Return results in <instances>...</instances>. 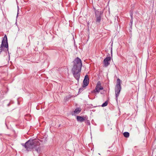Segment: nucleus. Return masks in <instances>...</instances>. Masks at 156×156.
Here are the masks:
<instances>
[{
	"instance_id": "obj_1",
	"label": "nucleus",
	"mask_w": 156,
	"mask_h": 156,
	"mask_svg": "<svg viewBox=\"0 0 156 156\" xmlns=\"http://www.w3.org/2000/svg\"><path fill=\"white\" fill-rule=\"evenodd\" d=\"M22 145L24 147L26 150L30 151L33 150L36 151L38 153L40 152L41 147L40 146V143L36 139H30L24 144H22Z\"/></svg>"
},
{
	"instance_id": "obj_2",
	"label": "nucleus",
	"mask_w": 156,
	"mask_h": 156,
	"mask_svg": "<svg viewBox=\"0 0 156 156\" xmlns=\"http://www.w3.org/2000/svg\"><path fill=\"white\" fill-rule=\"evenodd\" d=\"M73 62V65L72 69V72L75 78L78 81L81 70L82 61L80 58L77 57L74 59Z\"/></svg>"
},
{
	"instance_id": "obj_3",
	"label": "nucleus",
	"mask_w": 156,
	"mask_h": 156,
	"mask_svg": "<svg viewBox=\"0 0 156 156\" xmlns=\"http://www.w3.org/2000/svg\"><path fill=\"white\" fill-rule=\"evenodd\" d=\"M121 90V80L119 79L118 78L115 88L116 100L117 101L118 97L119 96Z\"/></svg>"
},
{
	"instance_id": "obj_4",
	"label": "nucleus",
	"mask_w": 156,
	"mask_h": 156,
	"mask_svg": "<svg viewBox=\"0 0 156 156\" xmlns=\"http://www.w3.org/2000/svg\"><path fill=\"white\" fill-rule=\"evenodd\" d=\"M94 12L96 21L97 23H99L102 19L103 12L95 10Z\"/></svg>"
},
{
	"instance_id": "obj_5",
	"label": "nucleus",
	"mask_w": 156,
	"mask_h": 156,
	"mask_svg": "<svg viewBox=\"0 0 156 156\" xmlns=\"http://www.w3.org/2000/svg\"><path fill=\"white\" fill-rule=\"evenodd\" d=\"M4 46V47L7 49L8 51L9 52V47L7 41V38L6 35H5L2 40L1 45Z\"/></svg>"
},
{
	"instance_id": "obj_6",
	"label": "nucleus",
	"mask_w": 156,
	"mask_h": 156,
	"mask_svg": "<svg viewBox=\"0 0 156 156\" xmlns=\"http://www.w3.org/2000/svg\"><path fill=\"white\" fill-rule=\"evenodd\" d=\"M103 88L101 86V83L100 81H98L96 87L94 90V92L95 93H98L101 90H102Z\"/></svg>"
},
{
	"instance_id": "obj_7",
	"label": "nucleus",
	"mask_w": 156,
	"mask_h": 156,
	"mask_svg": "<svg viewBox=\"0 0 156 156\" xmlns=\"http://www.w3.org/2000/svg\"><path fill=\"white\" fill-rule=\"evenodd\" d=\"M111 60V58L110 56L107 57L105 58L103 61V63L105 67L108 66L110 64V62Z\"/></svg>"
},
{
	"instance_id": "obj_8",
	"label": "nucleus",
	"mask_w": 156,
	"mask_h": 156,
	"mask_svg": "<svg viewBox=\"0 0 156 156\" xmlns=\"http://www.w3.org/2000/svg\"><path fill=\"white\" fill-rule=\"evenodd\" d=\"M89 79L88 75H86L84 77V79L83 81V87H85L89 84Z\"/></svg>"
},
{
	"instance_id": "obj_9",
	"label": "nucleus",
	"mask_w": 156,
	"mask_h": 156,
	"mask_svg": "<svg viewBox=\"0 0 156 156\" xmlns=\"http://www.w3.org/2000/svg\"><path fill=\"white\" fill-rule=\"evenodd\" d=\"M76 119L78 121L80 122H83L85 120L84 118L78 116L76 117Z\"/></svg>"
},
{
	"instance_id": "obj_10",
	"label": "nucleus",
	"mask_w": 156,
	"mask_h": 156,
	"mask_svg": "<svg viewBox=\"0 0 156 156\" xmlns=\"http://www.w3.org/2000/svg\"><path fill=\"white\" fill-rule=\"evenodd\" d=\"M5 48L4 47V46L1 45L0 48V50L1 51L0 52V54H1V52L2 51H5L6 52L7 51H7V49L6 48L5 49H4V48Z\"/></svg>"
},
{
	"instance_id": "obj_11",
	"label": "nucleus",
	"mask_w": 156,
	"mask_h": 156,
	"mask_svg": "<svg viewBox=\"0 0 156 156\" xmlns=\"http://www.w3.org/2000/svg\"><path fill=\"white\" fill-rule=\"evenodd\" d=\"M81 109L79 108H76L75 111H74V112L76 114H78L81 111Z\"/></svg>"
},
{
	"instance_id": "obj_12",
	"label": "nucleus",
	"mask_w": 156,
	"mask_h": 156,
	"mask_svg": "<svg viewBox=\"0 0 156 156\" xmlns=\"http://www.w3.org/2000/svg\"><path fill=\"white\" fill-rule=\"evenodd\" d=\"M124 136L126 137H128L129 135V133L128 132H125L123 133Z\"/></svg>"
},
{
	"instance_id": "obj_13",
	"label": "nucleus",
	"mask_w": 156,
	"mask_h": 156,
	"mask_svg": "<svg viewBox=\"0 0 156 156\" xmlns=\"http://www.w3.org/2000/svg\"><path fill=\"white\" fill-rule=\"evenodd\" d=\"M108 101H106L105 102H104L102 105L101 106L102 107H104L107 106L108 104Z\"/></svg>"
},
{
	"instance_id": "obj_14",
	"label": "nucleus",
	"mask_w": 156,
	"mask_h": 156,
	"mask_svg": "<svg viewBox=\"0 0 156 156\" xmlns=\"http://www.w3.org/2000/svg\"><path fill=\"white\" fill-rule=\"evenodd\" d=\"M130 15L131 19H132V20H133V12H131L130 13Z\"/></svg>"
},
{
	"instance_id": "obj_15",
	"label": "nucleus",
	"mask_w": 156,
	"mask_h": 156,
	"mask_svg": "<svg viewBox=\"0 0 156 156\" xmlns=\"http://www.w3.org/2000/svg\"><path fill=\"white\" fill-rule=\"evenodd\" d=\"M133 23V20H132V19H131V20H130V23L129 24V25H130V26H132Z\"/></svg>"
},
{
	"instance_id": "obj_16",
	"label": "nucleus",
	"mask_w": 156,
	"mask_h": 156,
	"mask_svg": "<svg viewBox=\"0 0 156 156\" xmlns=\"http://www.w3.org/2000/svg\"><path fill=\"white\" fill-rule=\"evenodd\" d=\"M83 90V88H80L79 89V92L81 93Z\"/></svg>"
},
{
	"instance_id": "obj_17",
	"label": "nucleus",
	"mask_w": 156,
	"mask_h": 156,
	"mask_svg": "<svg viewBox=\"0 0 156 156\" xmlns=\"http://www.w3.org/2000/svg\"><path fill=\"white\" fill-rule=\"evenodd\" d=\"M9 104H8V106H9Z\"/></svg>"
}]
</instances>
